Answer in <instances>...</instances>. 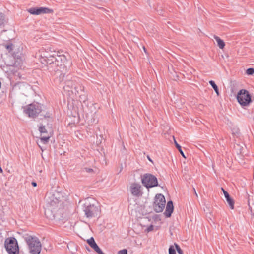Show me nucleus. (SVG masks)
Segmentation results:
<instances>
[{
  "label": "nucleus",
  "instance_id": "obj_1",
  "mask_svg": "<svg viewBox=\"0 0 254 254\" xmlns=\"http://www.w3.org/2000/svg\"><path fill=\"white\" fill-rule=\"evenodd\" d=\"M64 200L63 192L58 190L51 191L46 194L45 215L48 219L53 220L60 218L58 215L63 211Z\"/></svg>",
  "mask_w": 254,
  "mask_h": 254
},
{
  "label": "nucleus",
  "instance_id": "obj_2",
  "mask_svg": "<svg viewBox=\"0 0 254 254\" xmlns=\"http://www.w3.org/2000/svg\"><path fill=\"white\" fill-rule=\"evenodd\" d=\"M55 55L49 61V65H51V67L55 71L61 70L65 67V64L66 62V58L63 54H61L59 51L54 52Z\"/></svg>",
  "mask_w": 254,
  "mask_h": 254
},
{
  "label": "nucleus",
  "instance_id": "obj_3",
  "mask_svg": "<svg viewBox=\"0 0 254 254\" xmlns=\"http://www.w3.org/2000/svg\"><path fill=\"white\" fill-rule=\"evenodd\" d=\"M30 254H39L42 249L41 243L38 238L28 234L24 236Z\"/></svg>",
  "mask_w": 254,
  "mask_h": 254
},
{
  "label": "nucleus",
  "instance_id": "obj_4",
  "mask_svg": "<svg viewBox=\"0 0 254 254\" xmlns=\"http://www.w3.org/2000/svg\"><path fill=\"white\" fill-rule=\"evenodd\" d=\"M4 246L9 254H18L19 247L17 240L14 237H9L5 240Z\"/></svg>",
  "mask_w": 254,
  "mask_h": 254
},
{
  "label": "nucleus",
  "instance_id": "obj_5",
  "mask_svg": "<svg viewBox=\"0 0 254 254\" xmlns=\"http://www.w3.org/2000/svg\"><path fill=\"white\" fill-rule=\"evenodd\" d=\"M50 48L47 47V48H41L37 56L39 57V59L41 63L45 64H49V60H51L53 58L55 53H53Z\"/></svg>",
  "mask_w": 254,
  "mask_h": 254
},
{
  "label": "nucleus",
  "instance_id": "obj_6",
  "mask_svg": "<svg viewBox=\"0 0 254 254\" xmlns=\"http://www.w3.org/2000/svg\"><path fill=\"white\" fill-rule=\"evenodd\" d=\"M84 211L87 217L92 218L99 215L100 210L99 206L95 204L86 202L84 204Z\"/></svg>",
  "mask_w": 254,
  "mask_h": 254
},
{
  "label": "nucleus",
  "instance_id": "obj_7",
  "mask_svg": "<svg viewBox=\"0 0 254 254\" xmlns=\"http://www.w3.org/2000/svg\"><path fill=\"white\" fill-rule=\"evenodd\" d=\"M237 99L242 106H247L252 102L251 96L245 89H241L238 93Z\"/></svg>",
  "mask_w": 254,
  "mask_h": 254
},
{
  "label": "nucleus",
  "instance_id": "obj_8",
  "mask_svg": "<svg viewBox=\"0 0 254 254\" xmlns=\"http://www.w3.org/2000/svg\"><path fill=\"white\" fill-rule=\"evenodd\" d=\"M141 182L143 186L147 188L156 187L158 185L157 178L149 173L144 174L141 178Z\"/></svg>",
  "mask_w": 254,
  "mask_h": 254
},
{
  "label": "nucleus",
  "instance_id": "obj_9",
  "mask_svg": "<svg viewBox=\"0 0 254 254\" xmlns=\"http://www.w3.org/2000/svg\"><path fill=\"white\" fill-rule=\"evenodd\" d=\"M166 204L165 197L161 194L156 195L154 199L153 207L156 212H161L164 209Z\"/></svg>",
  "mask_w": 254,
  "mask_h": 254
},
{
  "label": "nucleus",
  "instance_id": "obj_10",
  "mask_svg": "<svg viewBox=\"0 0 254 254\" xmlns=\"http://www.w3.org/2000/svg\"><path fill=\"white\" fill-rule=\"evenodd\" d=\"M41 112L42 107L38 103L30 104L25 110V113L28 115L29 117L32 118L37 117Z\"/></svg>",
  "mask_w": 254,
  "mask_h": 254
},
{
  "label": "nucleus",
  "instance_id": "obj_11",
  "mask_svg": "<svg viewBox=\"0 0 254 254\" xmlns=\"http://www.w3.org/2000/svg\"><path fill=\"white\" fill-rule=\"evenodd\" d=\"M74 88L75 89V94H79V100L81 102H85L87 100V96L84 92V87L81 84H78L77 85H74Z\"/></svg>",
  "mask_w": 254,
  "mask_h": 254
},
{
  "label": "nucleus",
  "instance_id": "obj_12",
  "mask_svg": "<svg viewBox=\"0 0 254 254\" xmlns=\"http://www.w3.org/2000/svg\"><path fill=\"white\" fill-rule=\"evenodd\" d=\"M130 191L131 194L135 197H139L142 195L141 186L139 183H132L130 186Z\"/></svg>",
  "mask_w": 254,
  "mask_h": 254
},
{
  "label": "nucleus",
  "instance_id": "obj_13",
  "mask_svg": "<svg viewBox=\"0 0 254 254\" xmlns=\"http://www.w3.org/2000/svg\"><path fill=\"white\" fill-rule=\"evenodd\" d=\"M27 11L32 15H40L43 13H50L52 10L47 7H32L27 9Z\"/></svg>",
  "mask_w": 254,
  "mask_h": 254
},
{
  "label": "nucleus",
  "instance_id": "obj_14",
  "mask_svg": "<svg viewBox=\"0 0 254 254\" xmlns=\"http://www.w3.org/2000/svg\"><path fill=\"white\" fill-rule=\"evenodd\" d=\"M221 190L224 194L225 197L226 199V201L229 204V207L231 209H233L234 208V201L233 199L230 197L228 192L226 191L223 188H221Z\"/></svg>",
  "mask_w": 254,
  "mask_h": 254
},
{
  "label": "nucleus",
  "instance_id": "obj_15",
  "mask_svg": "<svg viewBox=\"0 0 254 254\" xmlns=\"http://www.w3.org/2000/svg\"><path fill=\"white\" fill-rule=\"evenodd\" d=\"M174 207L173 202L172 201H169L167 203L166 210L164 212V214L166 217H170L171 216V214L172 213Z\"/></svg>",
  "mask_w": 254,
  "mask_h": 254
},
{
  "label": "nucleus",
  "instance_id": "obj_16",
  "mask_svg": "<svg viewBox=\"0 0 254 254\" xmlns=\"http://www.w3.org/2000/svg\"><path fill=\"white\" fill-rule=\"evenodd\" d=\"M214 38L216 41L218 46L219 47V48L223 49L225 45V42L223 41V40L220 39V37L216 35H214Z\"/></svg>",
  "mask_w": 254,
  "mask_h": 254
},
{
  "label": "nucleus",
  "instance_id": "obj_17",
  "mask_svg": "<svg viewBox=\"0 0 254 254\" xmlns=\"http://www.w3.org/2000/svg\"><path fill=\"white\" fill-rule=\"evenodd\" d=\"M209 84L211 85L212 88L214 89L215 92L217 94V95L218 96L219 95V92L218 90V88L216 84L215 83V82L213 80H210L209 82Z\"/></svg>",
  "mask_w": 254,
  "mask_h": 254
},
{
  "label": "nucleus",
  "instance_id": "obj_18",
  "mask_svg": "<svg viewBox=\"0 0 254 254\" xmlns=\"http://www.w3.org/2000/svg\"><path fill=\"white\" fill-rule=\"evenodd\" d=\"M50 138V136L49 134H47V135H43L40 138V139L42 142L44 144H46L49 141Z\"/></svg>",
  "mask_w": 254,
  "mask_h": 254
},
{
  "label": "nucleus",
  "instance_id": "obj_19",
  "mask_svg": "<svg viewBox=\"0 0 254 254\" xmlns=\"http://www.w3.org/2000/svg\"><path fill=\"white\" fill-rule=\"evenodd\" d=\"M174 142H175L176 147H177V148L178 149V150H179V151L180 152V153H181L182 156L184 158H186V156H185V154L181 149V146L177 142V141L175 140V139H174Z\"/></svg>",
  "mask_w": 254,
  "mask_h": 254
},
{
  "label": "nucleus",
  "instance_id": "obj_20",
  "mask_svg": "<svg viewBox=\"0 0 254 254\" xmlns=\"http://www.w3.org/2000/svg\"><path fill=\"white\" fill-rule=\"evenodd\" d=\"M39 130L41 133V135H42V134H44V133H47V131L46 129L44 126H40L39 128Z\"/></svg>",
  "mask_w": 254,
  "mask_h": 254
},
{
  "label": "nucleus",
  "instance_id": "obj_21",
  "mask_svg": "<svg viewBox=\"0 0 254 254\" xmlns=\"http://www.w3.org/2000/svg\"><path fill=\"white\" fill-rule=\"evenodd\" d=\"M87 242L91 247L96 243L93 237H91L90 239H88Z\"/></svg>",
  "mask_w": 254,
  "mask_h": 254
},
{
  "label": "nucleus",
  "instance_id": "obj_22",
  "mask_svg": "<svg viewBox=\"0 0 254 254\" xmlns=\"http://www.w3.org/2000/svg\"><path fill=\"white\" fill-rule=\"evenodd\" d=\"M175 246L176 250L179 254H184L183 251L182 250V249H181V248L179 247V246L178 244H175Z\"/></svg>",
  "mask_w": 254,
  "mask_h": 254
},
{
  "label": "nucleus",
  "instance_id": "obj_23",
  "mask_svg": "<svg viewBox=\"0 0 254 254\" xmlns=\"http://www.w3.org/2000/svg\"><path fill=\"white\" fill-rule=\"evenodd\" d=\"M4 15L2 13L0 12V26H1L4 23Z\"/></svg>",
  "mask_w": 254,
  "mask_h": 254
},
{
  "label": "nucleus",
  "instance_id": "obj_24",
  "mask_svg": "<svg viewBox=\"0 0 254 254\" xmlns=\"http://www.w3.org/2000/svg\"><path fill=\"white\" fill-rule=\"evenodd\" d=\"M169 254H176V251L175 249L173 246H170L169 249Z\"/></svg>",
  "mask_w": 254,
  "mask_h": 254
},
{
  "label": "nucleus",
  "instance_id": "obj_25",
  "mask_svg": "<svg viewBox=\"0 0 254 254\" xmlns=\"http://www.w3.org/2000/svg\"><path fill=\"white\" fill-rule=\"evenodd\" d=\"M246 73L248 75H252L254 73V69L252 68H248L247 70Z\"/></svg>",
  "mask_w": 254,
  "mask_h": 254
},
{
  "label": "nucleus",
  "instance_id": "obj_26",
  "mask_svg": "<svg viewBox=\"0 0 254 254\" xmlns=\"http://www.w3.org/2000/svg\"><path fill=\"white\" fill-rule=\"evenodd\" d=\"M5 47L9 51L13 50V45L12 44L6 45Z\"/></svg>",
  "mask_w": 254,
  "mask_h": 254
},
{
  "label": "nucleus",
  "instance_id": "obj_27",
  "mask_svg": "<svg viewBox=\"0 0 254 254\" xmlns=\"http://www.w3.org/2000/svg\"><path fill=\"white\" fill-rule=\"evenodd\" d=\"M117 254H127V250L126 249H123L119 251Z\"/></svg>",
  "mask_w": 254,
  "mask_h": 254
},
{
  "label": "nucleus",
  "instance_id": "obj_28",
  "mask_svg": "<svg viewBox=\"0 0 254 254\" xmlns=\"http://www.w3.org/2000/svg\"><path fill=\"white\" fill-rule=\"evenodd\" d=\"M66 87H71V88H73V84L72 81H68L66 82Z\"/></svg>",
  "mask_w": 254,
  "mask_h": 254
},
{
  "label": "nucleus",
  "instance_id": "obj_29",
  "mask_svg": "<svg viewBox=\"0 0 254 254\" xmlns=\"http://www.w3.org/2000/svg\"><path fill=\"white\" fill-rule=\"evenodd\" d=\"M95 251L97 252L98 254H105L99 247L95 249Z\"/></svg>",
  "mask_w": 254,
  "mask_h": 254
},
{
  "label": "nucleus",
  "instance_id": "obj_30",
  "mask_svg": "<svg viewBox=\"0 0 254 254\" xmlns=\"http://www.w3.org/2000/svg\"><path fill=\"white\" fill-rule=\"evenodd\" d=\"M95 251L97 252L98 254H105L99 247L95 249Z\"/></svg>",
  "mask_w": 254,
  "mask_h": 254
},
{
  "label": "nucleus",
  "instance_id": "obj_31",
  "mask_svg": "<svg viewBox=\"0 0 254 254\" xmlns=\"http://www.w3.org/2000/svg\"><path fill=\"white\" fill-rule=\"evenodd\" d=\"M85 170L88 173H90L93 171V169L91 168H86Z\"/></svg>",
  "mask_w": 254,
  "mask_h": 254
},
{
  "label": "nucleus",
  "instance_id": "obj_32",
  "mask_svg": "<svg viewBox=\"0 0 254 254\" xmlns=\"http://www.w3.org/2000/svg\"><path fill=\"white\" fill-rule=\"evenodd\" d=\"M99 247L97 245L96 243H95L94 245H93L91 248H93L94 249V250L95 251V249H96L97 248H98Z\"/></svg>",
  "mask_w": 254,
  "mask_h": 254
},
{
  "label": "nucleus",
  "instance_id": "obj_33",
  "mask_svg": "<svg viewBox=\"0 0 254 254\" xmlns=\"http://www.w3.org/2000/svg\"><path fill=\"white\" fill-rule=\"evenodd\" d=\"M153 226L152 225H151L150 227H149L148 228H147V230L148 231H152L153 230Z\"/></svg>",
  "mask_w": 254,
  "mask_h": 254
},
{
  "label": "nucleus",
  "instance_id": "obj_34",
  "mask_svg": "<svg viewBox=\"0 0 254 254\" xmlns=\"http://www.w3.org/2000/svg\"><path fill=\"white\" fill-rule=\"evenodd\" d=\"M193 190L194 191V194L195 195L196 197L197 198L198 197V195H197V192H196L194 188H193Z\"/></svg>",
  "mask_w": 254,
  "mask_h": 254
},
{
  "label": "nucleus",
  "instance_id": "obj_35",
  "mask_svg": "<svg viewBox=\"0 0 254 254\" xmlns=\"http://www.w3.org/2000/svg\"><path fill=\"white\" fill-rule=\"evenodd\" d=\"M32 185L34 187H36L37 186V183L36 182H32Z\"/></svg>",
  "mask_w": 254,
  "mask_h": 254
},
{
  "label": "nucleus",
  "instance_id": "obj_36",
  "mask_svg": "<svg viewBox=\"0 0 254 254\" xmlns=\"http://www.w3.org/2000/svg\"><path fill=\"white\" fill-rule=\"evenodd\" d=\"M143 50L144 51V52H145V53H146V49H145V47H143Z\"/></svg>",
  "mask_w": 254,
  "mask_h": 254
},
{
  "label": "nucleus",
  "instance_id": "obj_37",
  "mask_svg": "<svg viewBox=\"0 0 254 254\" xmlns=\"http://www.w3.org/2000/svg\"><path fill=\"white\" fill-rule=\"evenodd\" d=\"M148 158L150 161H152V160L150 159V158H149V157H148Z\"/></svg>",
  "mask_w": 254,
  "mask_h": 254
}]
</instances>
